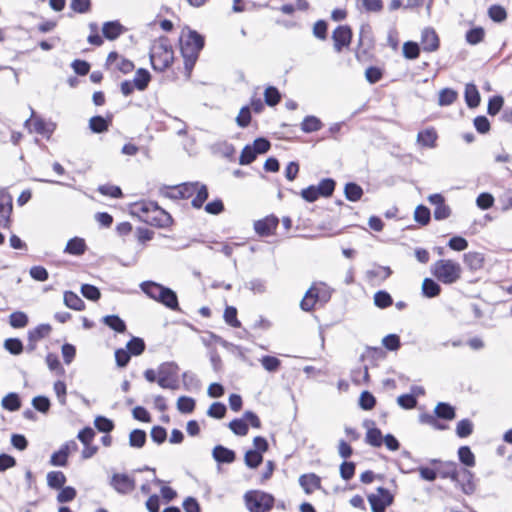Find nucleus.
Returning <instances> with one entry per match:
<instances>
[{"label":"nucleus","mask_w":512,"mask_h":512,"mask_svg":"<svg viewBox=\"0 0 512 512\" xmlns=\"http://www.w3.org/2000/svg\"><path fill=\"white\" fill-rule=\"evenodd\" d=\"M203 47L204 37L201 34L188 27L182 30L180 36V50L188 75H190Z\"/></svg>","instance_id":"f257e3e1"},{"label":"nucleus","mask_w":512,"mask_h":512,"mask_svg":"<svg viewBox=\"0 0 512 512\" xmlns=\"http://www.w3.org/2000/svg\"><path fill=\"white\" fill-rule=\"evenodd\" d=\"M174 52L167 37H159L150 48V61L154 70L164 71L173 62Z\"/></svg>","instance_id":"f03ea898"},{"label":"nucleus","mask_w":512,"mask_h":512,"mask_svg":"<svg viewBox=\"0 0 512 512\" xmlns=\"http://www.w3.org/2000/svg\"><path fill=\"white\" fill-rule=\"evenodd\" d=\"M456 417V408L448 402H438L434 414L421 413L419 422L433 427L435 430H446L448 426L439 420L452 421Z\"/></svg>","instance_id":"7ed1b4c3"},{"label":"nucleus","mask_w":512,"mask_h":512,"mask_svg":"<svg viewBox=\"0 0 512 512\" xmlns=\"http://www.w3.org/2000/svg\"><path fill=\"white\" fill-rule=\"evenodd\" d=\"M432 275L441 283L450 285L461 277V266L452 260H437L431 267Z\"/></svg>","instance_id":"20e7f679"},{"label":"nucleus","mask_w":512,"mask_h":512,"mask_svg":"<svg viewBox=\"0 0 512 512\" xmlns=\"http://www.w3.org/2000/svg\"><path fill=\"white\" fill-rule=\"evenodd\" d=\"M243 500L248 511L269 512L273 509L275 498L272 494L261 490H249Z\"/></svg>","instance_id":"39448f33"},{"label":"nucleus","mask_w":512,"mask_h":512,"mask_svg":"<svg viewBox=\"0 0 512 512\" xmlns=\"http://www.w3.org/2000/svg\"><path fill=\"white\" fill-rule=\"evenodd\" d=\"M331 299V290L324 284H313L305 293L300 302V308L305 312H310L314 309L317 303L324 305Z\"/></svg>","instance_id":"423d86ee"},{"label":"nucleus","mask_w":512,"mask_h":512,"mask_svg":"<svg viewBox=\"0 0 512 512\" xmlns=\"http://www.w3.org/2000/svg\"><path fill=\"white\" fill-rule=\"evenodd\" d=\"M367 500L372 512H385L394 502V495L385 487H378L376 494H369Z\"/></svg>","instance_id":"0eeeda50"},{"label":"nucleus","mask_w":512,"mask_h":512,"mask_svg":"<svg viewBox=\"0 0 512 512\" xmlns=\"http://www.w3.org/2000/svg\"><path fill=\"white\" fill-rule=\"evenodd\" d=\"M109 485L118 494L127 495L134 491L136 481L127 473H114L109 480Z\"/></svg>","instance_id":"6e6552de"},{"label":"nucleus","mask_w":512,"mask_h":512,"mask_svg":"<svg viewBox=\"0 0 512 512\" xmlns=\"http://www.w3.org/2000/svg\"><path fill=\"white\" fill-rule=\"evenodd\" d=\"M279 225V218L270 214L262 219L256 220L253 223L255 233L260 237H269L275 234Z\"/></svg>","instance_id":"1a4fd4ad"},{"label":"nucleus","mask_w":512,"mask_h":512,"mask_svg":"<svg viewBox=\"0 0 512 512\" xmlns=\"http://www.w3.org/2000/svg\"><path fill=\"white\" fill-rule=\"evenodd\" d=\"M173 222L171 215L160 208L157 203L154 204L152 211L146 216L145 223L157 228L169 227Z\"/></svg>","instance_id":"9d476101"},{"label":"nucleus","mask_w":512,"mask_h":512,"mask_svg":"<svg viewBox=\"0 0 512 512\" xmlns=\"http://www.w3.org/2000/svg\"><path fill=\"white\" fill-rule=\"evenodd\" d=\"M454 483L460 487L465 495H472L476 490L474 474L467 468H460Z\"/></svg>","instance_id":"9b49d317"},{"label":"nucleus","mask_w":512,"mask_h":512,"mask_svg":"<svg viewBox=\"0 0 512 512\" xmlns=\"http://www.w3.org/2000/svg\"><path fill=\"white\" fill-rule=\"evenodd\" d=\"M334 41V49L337 52H341L343 47H348L352 39V31L349 26L341 25L338 26L332 34Z\"/></svg>","instance_id":"f8f14e48"},{"label":"nucleus","mask_w":512,"mask_h":512,"mask_svg":"<svg viewBox=\"0 0 512 512\" xmlns=\"http://www.w3.org/2000/svg\"><path fill=\"white\" fill-rule=\"evenodd\" d=\"M13 209L11 194H0V227L9 228Z\"/></svg>","instance_id":"ddd939ff"},{"label":"nucleus","mask_w":512,"mask_h":512,"mask_svg":"<svg viewBox=\"0 0 512 512\" xmlns=\"http://www.w3.org/2000/svg\"><path fill=\"white\" fill-rule=\"evenodd\" d=\"M166 308L172 311H181L178 301L177 293L170 287H165L162 292L159 293L157 301Z\"/></svg>","instance_id":"4468645a"},{"label":"nucleus","mask_w":512,"mask_h":512,"mask_svg":"<svg viewBox=\"0 0 512 512\" xmlns=\"http://www.w3.org/2000/svg\"><path fill=\"white\" fill-rule=\"evenodd\" d=\"M375 422L372 420H365L364 426L367 427L365 442L372 447H381L383 444V434L381 430L374 426Z\"/></svg>","instance_id":"2eb2a0df"},{"label":"nucleus","mask_w":512,"mask_h":512,"mask_svg":"<svg viewBox=\"0 0 512 512\" xmlns=\"http://www.w3.org/2000/svg\"><path fill=\"white\" fill-rule=\"evenodd\" d=\"M156 202L153 201H136L129 204V213L133 217H137L145 223L146 216L152 211Z\"/></svg>","instance_id":"dca6fc26"},{"label":"nucleus","mask_w":512,"mask_h":512,"mask_svg":"<svg viewBox=\"0 0 512 512\" xmlns=\"http://www.w3.org/2000/svg\"><path fill=\"white\" fill-rule=\"evenodd\" d=\"M170 189H177L178 192H207V186L198 181L184 182L176 185H163L158 188L159 192H164L165 190Z\"/></svg>","instance_id":"f3484780"},{"label":"nucleus","mask_w":512,"mask_h":512,"mask_svg":"<svg viewBox=\"0 0 512 512\" xmlns=\"http://www.w3.org/2000/svg\"><path fill=\"white\" fill-rule=\"evenodd\" d=\"M212 457L218 464H231L236 460V453L234 450L218 444L212 450Z\"/></svg>","instance_id":"a211bd4d"},{"label":"nucleus","mask_w":512,"mask_h":512,"mask_svg":"<svg viewBox=\"0 0 512 512\" xmlns=\"http://www.w3.org/2000/svg\"><path fill=\"white\" fill-rule=\"evenodd\" d=\"M421 45L426 52H433L439 48V38L434 29L425 28L422 31Z\"/></svg>","instance_id":"6ab92c4d"},{"label":"nucleus","mask_w":512,"mask_h":512,"mask_svg":"<svg viewBox=\"0 0 512 512\" xmlns=\"http://www.w3.org/2000/svg\"><path fill=\"white\" fill-rule=\"evenodd\" d=\"M298 481L306 494H311L321 488V478L315 473L302 474Z\"/></svg>","instance_id":"aec40b11"},{"label":"nucleus","mask_w":512,"mask_h":512,"mask_svg":"<svg viewBox=\"0 0 512 512\" xmlns=\"http://www.w3.org/2000/svg\"><path fill=\"white\" fill-rule=\"evenodd\" d=\"M179 371V366L176 362H164L159 365L158 367V385H164V379L170 378V379H177Z\"/></svg>","instance_id":"412c9836"},{"label":"nucleus","mask_w":512,"mask_h":512,"mask_svg":"<svg viewBox=\"0 0 512 512\" xmlns=\"http://www.w3.org/2000/svg\"><path fill=\"white\" fill-rule=\"evenodd\" d=\"M301 197L308 203H314L316 201H325L326 209L333 211L334 206H341L343 202L339 199H334V194H300Z\"/></svg>","instance_id":"4be33fe9"},{"label":"nucleus","mask_w":512,"mask_h":512,"mask_svg":"<svg viewBox=\"0 0 512 512\" xmlns=\"http://www.w3.org/2000/svg\"><path fill=\"white\" fill-rule=\"evenodd\" d=\"M87 248L85 239L75 236L68 240L63 252L73 256H82Z\"/></svg>","instance_id":"5701e85b"},{"label":"nucleus","mask_w":512,"mask_h":512,"mask_svg":"<svg viewBox=\"0 0 512 512\" xmlns=\"http://www.w3.org/2000/svg\"><path fill=\"white\" fill-rule=\"evenodd\" d=\"M126 31L119 21H108L103 24L102 33L108 40H115Z\"/></svg>","instance_id":"b1692460"},{"label":"nucleus","mask_w":512,"mask_h":512,"mask_svg":"<svg viewBox=\"0 0 512 512\" xmlns=\"http://www.w3.org/2000/svg\"><path fill=\"white\" fill-rule=\"evenodd\" d=\"M385 357L386 351L382 347L367 346L360 356V361L368 360L372 365H376L377 361L384 360Z\"/></svg>","instance_id":"393cba45"},{"label":"nucleus","mask_w":512,"mask_h":512,"mask_svg":"<svg viewBox=\"0 0 512 512\" xmlns=\"http://www.w3.org/2000/svg\"><path fill=\"white\" fill-rule=\"evenodd\" d=\"M437 137L434 128H427L418 133L417 143L424 148H434L436 146Z\"/></svg>","instance_id":"a878e982"},{"label":"nucleus","mask_w":512,"mask_h":512,"mask_svg":"<svg viewBox=\"0 0 512 512\" xmlns=\"http://www.w3.org/2000/svg\"><path fill=\"white\" fill-rule=\"evenodd\" d=\"M102 323L117 333H125L127 325L125 321L117 314L106 315L102 318Z\"/></svg>","instance_id":"bb28decb"},{"label":"nucleus","mask_w":512,"mask_h":512,"mask_svg":"<svg viewBox=\"0 0 512 512\" xmlns=\"http://www.w3.org/2000/svg\"><path fill=\"white\" fill-rule=\"evenodd\" d=\"M464 264L472 271H477L483 267L484 255L480 252H468L463 256Z\"/></svg>","instance_id":"cd10ccee"},{"label":"nucleus","mask_w":512,"mask_h":512,"mask_svg":"<svg viewBox=\"0 0 512 512\" xmlns=\"http://www.w3.org/2000/svg\"><path fill=\"white\" fill-rule=\"evenodd\" d=\"M441 286L432 278H425L422 282L421 292L426 298H434L440 295Z\"/></svg>","instance_id":"c85d7f7f"},{"label":"nucleus","mask_w":512,"mask_h":512,"mask_svg":"<svg viewBox=\"0 0 512 512\" xmlns=\"http://www.w3.org/2000/svg\"><path fill=\"white\" fill-rule=\"evenodd\" d=\"M464 98L469 108H476L479 106L481 98L476 85L473 83L466 84Z\"/></svg>","instance_id":"c756f323"},{"label":"nucleus","mask_w":512,"mask_h":512,"mask_svg":"<svg viewBox=\"0 0 512 512\" xmlns=\"http://www.w3.org/2000/svg\"><path fill=\"white\" fill-rule=\"evenodd\" d=\"M165 287L166 286L152 280L143 281L140 284L143 293L154 301H157L159 293L162 292V289Z\"/></svg>","instance_id":"7c9ffc66"},{"label":"nucleus","mask_w":512,"mask_h":512,"mask_svg":"<svg viewBox=\"0 0 512 512\" xmlns=\"http://www.w3.org/2000/svg\"><path fill=\"white\" fill-rule=\"evenodd\" d=\"M63 301L72 310L82 311L85 309L84 301L73 291H65Z\"/></svg>","instance_id":"2f4dec72"},{"label":"nucleus","mask_w":512,"mask_h":512,"mask_svg":"<svg viewBox=\"0 0 512 512\" xmlns=\"http://www.w3.org/2000/svg\"><path fill=\"white\" fill-rule=\"evenodd\" d=\"M46 478L48 487L54 490L62 488L67 481L65 474L59 470L48 472Z\"/></svg>","instance_id":"473e14b6"},{"label":"nucleus","mask_w":512,"mask_h":512,"mask_svg":"<svg viewBox=\"0 0 512 512\" xmlns=\"http://www.w3.org/2000/svg\"><path fill=\"white\" fill-rule=\"evenodd\" d=\"M458 459L466 467H474L476 464L475 455L467 445L460 446L457 451Z\"/></svg>","instance_id":"72a5a7b5"},{"label":"nucleus","mask_w":512,"mask_h":512,"mask_svg":"<svg viewBox=\"0 0 512 512\" xmlns=\"http://www.w3.org/2000/svg\"><path fill=\"white\" fill-rule=\"evenodd\" d=\"M1 405L5 410L15 412L21 407L20 396L16 392H10L2 398Z\"/></svg>","instance_id":"f704fd0d"},{"label":"nucleus","mask_w":512,"mask_h":512,"mask_svg":"<svg viewBox=\"0 0 512 512\" xmlns=\"http://www.w3.org/2000/svg\"><path fill=\"white\" fill-rule=\"evenodd\" d=\"M335 185L336 183L333 179L326 178L321 180L318 185H310L303 188L300 192H334Z\"/></svg>","instance_id":"c9c22d12"},{"label":"nucleus","mask_w":512,"mask_h":512,"mask_svg":"<svg viewBox=\"0 0 512 512\" xmlns=\"http://www.w3.org/2000/svg\"><path fill=\"white\" fill-rule=\"evenodd\" d=\"M323 127L322 121L313 115L306 116L301 123V130L304 133L319 131Z\"/></svg>","instance_id":"e433bc0d"},{"label":"nucleus","mask_w":512,"mask_h":512,"mask_svg":"<svg viewBox=\"0 0 512 512\" xmlns=\"http://www.w3.org/2000/svg\"><path fill=\"white\" fill-rule=\"evenodd\" d=\"M459 470L460 468L455 462L447 461L442 463L441 469L439 470V476L443 479H450L454 482Z\"/></svg>","instance_id":"4c0bfd02"},{"label":"nucleus","mask_w":512,"mask_h":512,"mask_svg":"<svg viewBox=\"0 0 512 512\" xmlns=\"http://www.w3.org/2000/svg\"><path fill=\"white\" fill-rule=\"evenodd\" d=\"M51 330H52V327L50 324H46V323L39 324L32 330L28 331V340L37 342V341L45 338L46 336H48L49 333L51 332Z\"/></svg>","instance_id":"58836bf2"},{"label":"nucleus","mask_w":512,"mask_h":512,"mask_svg":"<svg viewBox=\"0 0 512 512\" xmlns=\"http://www.w3.org/2000/svg\"><path fill=\"white\" fill-rule=\"evenodd\" d=\"M67 447L61 446L59 450L52 453L50 457V465L55 467H65L68 464Z\"/></svg>","instance_id":"ea45409f"},{"label":"nucleus","mask_w":512,"mask_h":512,"mask_svg":"<svg viewBox=\"0 0 512 512\" xmlns=\"http://www.w3.org/2000/svg\"><path fill=\"white\" fill-rule=\"evenodd\" d=\"M147 441V434L142 429H134L129 434V445L133 448H142Z\"/></svg>","instance_id":"a19ab883"},{"label":"nucleus","mask_w":512,"mask_h":512,"mask_svg":"<svg viewBox=\"0 0 512 512\" xmlns=\"http://www.w3.org/2000/svg\"><path fill=\"white\" fill-rule=\"evenodd\" d=\"M145 348V341L142 338L136 336H133L126 344V349L132 356L141 355L145 351Z\"/></svg>","instance_id":"79ce46f5"},{"label":"nucleus","mask_w":512,"mask_h":512,"mask_svg":"<svg viewBox=\"0 0 512 512\" xmlns=\"http://www.w3.org/2000/svg\"><path fill=\"white\" fill-rule=\"evenodd\" d=\"M229 429L237 436H245L249 431L248 423H246L244 417L234 418L228 424Z\"/></svg>","instance_id":"37998d69"},{"label":"nucleus","mask_w":512,"mask_h":512,"mask_svg":"<svg viewBox=\"0 0 512 512\" xmlns=\"http://www.w3.org/2000/svg\"><path fill=\"white\" fill-rule=\"evenodd\" d=\"M150 80V73L146 69L140 68L136 71L133 83L138 90L143 91L147 88Z\"/></svg>","instance_id":"c03bdc74"},{"label":"nucleus","mask_w":512,"mask_h":512,"mask_svg":"<svg viewBox=\"0 0 512 512\" xmlns=\"http://www.w3.org/2000/svg\"><path fill=\"white\" fill-rule=\"evenodd\" d=\"M414 220L422 226L429 224L431 220L430 209L423 204H419L414 211Z\"/></svg>","instance_id":"a18cd8bd"},{"label":"nucleus","mask_w":512,"mask_h":512,"mask_svg":"<svg viewBox=\"0 0 512 512\" xmlns=\"http://www.w3.org/2000/svg\"><path fill=\"white\" fill-rule=\"evenodd\" d=\"M29 322L28 315L22 311H15L9 316V324L11 327L20 329L27 326Z\"/></svg>","instance_id":"49530a36"},{"label":"nucleus","mask_w":512,"mask_h":512,"mask_svg":"<svg viewBox=\"0 0 512 512\" xmlns=\"http://www.w3.org/2000/svg\"><path fill=\"white\" fill-rule=\"evenodd\" d=\"M110 120L103 118L102 116H93L89 120V128L94 133H103L108 130Z\"/></svg>","instance_id":"de8ad7c7"},{"label":"nucleus","mask_w":512,"mask_h":512,"mask_svg":"<svg viewBox=\"0 0 512 512\" xmlns=\"http://www.w3.org/2000/svg\"><path fill=\"white\" fill-rule=\"evenodd\" d=\"M263 461V455L259 451L249 449L244 455L245 465L250 469H256Z\"/></svg>","instance_id":"09e8293b"},{"label":"nucleus","mask_w":512,"mask_h":512,"mask_svg":"<svg viewBox=\"0 0 512 512\" xmlns=\"http://www.w3.org/2000/svg\"><path fill=\"white\" fill-rule=\"evenodd\" d=\"M473 429V422L468 418H464L456 425V435L459 438H467L473 433Z\"/></svg>","instance_id":"8fccbe9b"},{"label":"nucleus","mask_w":512,"mask_h":512,"mask_svg":"<svg viewBox=\"0 0 512 512\" xmlns=\"http://www.w3.org/2000/svg\"><path fill=\"white\" fill-rule=\"evenodd\" d=\"M374 304L380 309H385L393 304L392 296L385 290H379L374 294Z\"/></svg>","instance_id":"3c124183"},{"label":"nucleus","mask_w":512,"mask_h":512,"mask_svg":"<svg viewBox=\"0 0 512 512\" xmlns=\"http://www.w3.org/2000/svg\"><path fill=\"white\" fill-rule=\"evenodd\" d=\"M95 428L102 433L109 434L115 427L114 422L102 415L96 416L94 419Z\"/></svg>","instance_id":"603ef678"},{"label":"nucleus","mask_w":512,"mask_h":512,"mask_svg":"<svg viewBox=\"0 0 512 512\" xmlns=\"http://www.w3.org/2000/svg\"><path fill=\"white\" fill-rule=\"evenodd\" d=\"M196 402L189 396H180L177 400V409L183 414H190L195 410Z\"/></svg>","instance_id":"864d4df0"},{"label":"nucleus","mask_w":512,"mask_h":512,"mask_svg":"<svg viewBox=\"0 0 512 512\" xmlns=\"http://www.w3.org/2000/svg\"><path fill=\"white\" fill-rule=\"evenodd\" d=\"M457 92L451 88H444L439 92L438 104L440 106H449L457 99Z\"/></svg>","instance_id":"5fc2aeb1"},{"label":"nucleus","mask_w":512,"mask_h":512,"mask_svg":"<svg viewBox=\"0 0 512 512\" xmlns=\"http://www.w3.org/2000/svg\"><path fill=\"white\" fill-rule=\"evenodd\" d=\"M376 405L375 396L369 392L368 390H364L361 392L359 397V406L362 410L369 411L372 410Z\"/></svg>","instance_id":"6e6d98bb"},{"label":"nucleus","mask_w":512,"mask_h":512,"mask_svg":"<svg viewBox=\"0 0 512 512\" xmlns=\"http://www.w3.org/2000/svg\"><path fill=\"white\" fill-rule=\"evenodd\" d=\"M31 404L35 410L43 414L48 413L51 407L50 399L44 395L35 396Z\"/></svg>","instance_id":"4d7b16f0"},{"label":"nucleus","mask_w":512,"mask_h":512,"mask_svg":"<svg viewBox=\"0 0 512 512\" xmlns=\"http://www.w3.org/2000/svg\"><path fill=\"white\" fill-rule=\"evenodd\" d=\"M80 292L86 299L90 301H98L101 297V292L98 287L92 284H82Z\"/></svg>","instance_id":"13d9d810"},{"label":"nucleus","mask_w":512,"mask_h":512,"mask_svg":"<svg viewBox=\"0 0 512 512\" xmlns=\"http://www.w3.org/2000/svg\"><path fill=\"white\" fill-rule=\"evenodd\" d=\"M382 345L388 351L394 352L400 349L401 340L399 335L391 333L382 339Z\"/></svg>","instance_id":"bf43d9fd"},{"label":"nucleus","mask_w":512,"mask_h":512,"mask_svg":"<svg viewBox=\"0 0 512 512\" xmlns=\"http://www.w3.org/2000/svg\"><path fill=\"white\" fill-rule=\"evenodd\" d=\"M227 407L222 402H213L207 410V415L214 419H222L225 417Z\"/></svg>","instance_id":"052dcab7"},{"label":"nucleus","mask_w":512,"mask_h":512,"mask_svg":"<svg viewBox=\"0 0 512 512\" xmlns=\"http://www.w3.org/2000/svg\"><path fill=\"white\" fill-rule=\"evenodd\" d=\"M4 348L12 355H19L23 352L24 345L19 338H7L4 341Z\"/></svg>","instance_id":"680f3d73"},{"label":"nucleus","mask_w":512,"mask_h":512,"mask_svg":"<svg viewBox=\"0 0 512 512\" xmlns=\"http://www.w3.org/2000/svg\"><path fill=\"white\" fill-rule=\"evenodd\" d=\"M260 362L263 368L270 373L276 372L281 366L280 359L271 355L262 356Z\"/></svg>","instance_id":"e2e57ef3"},{"label":"nucleus","mask_w":512,"mask_h":512,"mask_svg":"<svg viewBox=\"0 0 512 512\" xmlns=\"http://www.w3.org/2000/svg\"><path fill=\"white\" fill-rule=\"evenodd\" d=\"M56 499L59 503H68L73 501L77 496V491L72 486H63L59 489Z\"/></svg>","instance_id":"0e129e2a"},{"label":"nucleus","mask_w":512,"mask_h":512,"mask_svg":"<svg viewBox=\"0 0 512 512\" xmlns=\"http://www.w3.org/2000/svg\"><path fill=\"white\" fill-rule=\"evenodd\" d=\"M223 318L229 326L233 328L241 327V322L237 317V309L234 306H227L225 308Z\"/></svg>","instance_id":"69168bd1"},{"label":"nucleus","mask_w":512,"mask_h":512,"mask_svg":"<svg viewBox=\"0 0 512 512\" xmlns=\"http://www.w3.org/2000/svg\"><path fill=\"white\" fill-rule=\"evenodd\" d=\"M264 100L267 105L275 106L280 102L281 94L276 87L268 86L264 91Z\"/></svg>","instance_id":"338daca9"},{"label":"nucleus","mask_w":512,"mask_h":512,"mask_svg":"<svg viewBox=\"0 0 512 512\" xmlns=\"http://www.w3.org/2000/svg\"><path fill=\"white\" fill-rule=\"evenodd\" d=\"M484 36V29L482 27H475L467 31L465 38L469 44L476 45L483 41Z\"/></svg>","instance_id":"774afa93"}]
</instances>
